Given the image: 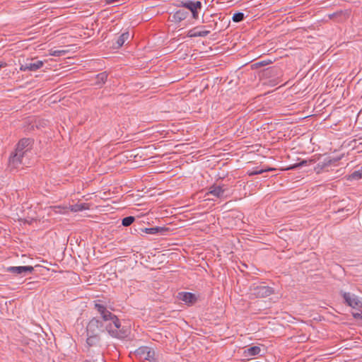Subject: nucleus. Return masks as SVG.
Instances as JSON below:
<instances>
[{"label": "nucleus", "mask_w": 362, "mask_h": 362, "mask_svg": "<svg viewBox=\"0 0 362 362\" xmlns=\"http://www.w3.org/2000/svg\"><path fill=\"white\" fill-rule=\"evenodd\" d=\"M134 355L141 362H158L155 350L147 346L139 347L135 350Z\"/></svg>", "instance_id": "obj_1"}, {"label": "nucleus", "mask_w": 362, "mask_h": 362, "mask_svg": "<svg viewBox=\"0 0 362 362\" xmlns=\"http://www.w3.org/2000/svg\"><path fill=\"white\" fill-rule=\"evenodd\" d=\"M28 155L23 153L17 151L13 152L8 160V168L11 170L19 168L21 166L26 165L27 163L24 161V158Z\"/></svg>", "instance_id": "obj_2"}, {"label": "nucleus", "mask_w": 362, "mask_h": 362, "mask_svg": "<svg viewBox=\"0 0 362 362\" xmlns=\"http://www.w3.org/2000/svg\"><path fill=\"white\" fill-rule=\"evenodd\" d=\"M340 295L344 300V303L352 308H361L362 301L359 298L351 293L345 292L344 291H340Z\"/></svg>", "instance_id": "obj_3"}, {"label": "nucleus", "mask_w": 362, "mask_h": 362, "mask_svg": "<svg viewBox=\"0 0 362 362\" xmlns=\"http://www.w3.org/2000/svg\"><path fill=\"white\" fill-rule=\"evenodd\" d=\"M103 323L96 317L92 318L86 326V335L100 336V332L103 331Z\"/></svg>", "instance_id": "obj_4"}, {"label": "nucleus", "mask_w": 362, "mask_h": 362, "mask_svg": "<svg viewBox=\"0 0 362 362\" xmlns=\"http://www.w3.org/2000/svg\"><path fill=\"white\" fill-rule=\"evenodd\" d=\"M45 62L37 59H27L23 64H21L20 70L21 71H36L41 69Z\"/></svg>", "instance_id": "obj_5"}, {"label": "nucleus", "mask_w": 362, "mask_h": 362, "mask_svg": "<svg viewBox=\"0 0 362 362\" xmlns=\"http://www.w3.org/2000/svg\"><path fill=\"white\" fill-rule=\"evenodd\" d=\"M273 293V288L265 285H259L251 288L252 295L255 296L256 298H265L269 296Z\"/></svg>", "instance_id": "obj_6"}, {"label": "nucleus", "mask_w": 362, "mask_h": 362, "mask_svg": "<svg viewBox=\"0 0 362 362\" xmlns=\"http://www.w3.org/2000/svg\"><path fill=\"white\" fill-rule=\"evenodd\" d=\"M94 308L98 312V313H100L103 322H107L108 321H110L112 318L115 316V315L109 311L104 305L100 304L98 302H95Z\"/></svg>", "instance_id": "obj_7"}, {"label": "nucleus", "mask_w": 362, "mask_h": 362, "mask_svg": "<svg viewBox=\"0 0 362 362\" xmlns=\"http://www.w3.org/2000/svg\"><path fill=\"white\" fill-rule=\"evenodd\" d=\"M103 323L105 330L112 337L119 339H122L125 338L126 331L122 330V332L121 330H119L118 331V332L117 331H115L114 327L112 326L113 322L108 321L107 322Z\"/></svg>", "instance_id": "obj_8"}, {"label": "nucleus", "mask_w": 362, "mask_h": 362, "mask_svg": "<svg viewBox=\"0 0 362 362\" xmlns=\"http://www.w3.org/2000/svg\"><path fill=\"white\" fill-rule=\"evenodd\" d=\"M189 16V12L185 8L177 10L172 16H170V21L173 23H180L186 19Z\"/></svg>", "instance_id": "obj_9"}, {"label": "nucleus", "mask_w": 362, "mask_h": 362, "mask_svg": "<svg viewBox=\"0 0 362 362\" xmlns=\"http://www.w3.org/2000/svg\"><path fill=\"white\" fill-rule=\"evenodd\" d=\"M7 271L16 274H25L32 273L34 271V267L32 266L9 267Z\"/></svg>", "instance_id": "obj_10"}, {"label": "nucleus", "mask_w": 362, "mask_h": 362, "mask_svg": "<svg viewBox=\"0 0 362 362\" xmlns=\"http://www.w3.org/2000/svg\"><path fill=\"white\" fill-rule=\"evenodd\" d=\"M226 188L224 185H214L209 189L208 194L214 196L216 198H222L224 197Z\"/></svg>", "instance_id": "obj_11"}, {"label": "nucleus", "mask_w": 362, "mask_h": 362, "mask_svg": "<svg viewBox=\"0 0 362 362\" xmlns=\"http://www.w3.org/2000/svg\"><path fill=\"white\" fill-rule=\"evenodd\" d=\"M31 144L30 139H22L18 143L15 151L23 153L28 155L29 153V146Z\"/></svg>", "instance_id": "obj_12"}, {"label": "nucleus", "mask_w": 362, "mask_h": 362, "mask_svg": "<svg viewBox=\"0 0 362 362\" xmlns=\"http://www.w3.org/2000/svg\"><path fill=\"white\" fill-rule=\"evenodd\" d=\"M178 298L188 305L194 304L197 298L194 293L189 292H180L178 293Z\"/></svg>", "instance_id": "obj_13"}, {"label": "nucleus", "mask_w": 362, "mask_h": 362, "mask_svg": "<svg viewBox=\"0 0 362 362\" xmlns=\"http://www.w3.org/2000/svg\"><path fill=\"white\" fill-rule=\"evenodd\" d=\"M110 322H113L112 326L114 327L115 331H117L118 332V331L119 330H121L122 332V330H124L126 331L125 338L129 336L130 333L129 328L127 326L122 325L120 320L116 315L113 318H112Z\"/></svg>", "instance_id": "obj_14"}, {"label": "nucleus", "mask_w": 362, "mask_h": 362, "mask_svg": "<svg viewBox=\"0 0 362 362\" xmlns=\"http://www.w3.org/2000/svg\"><path fill=\"white\" fill-rule=\"evenodd\" d=\"M141 230L147 234L154 235L157 233H164L165 232L168 231V228L165 227H153V228H145L141 229Z\"/></svg>", "instance_id": "obj_15"}, {"label": "nucleus", "mask_w": 362, "mask_h": 362, "mask_svg": "<svg viewBox=\"0 0 362 362\" xmlns=\"http://www.w3.org/2000/svg\"><path fill=\"white\" fill-rule=\"evenodd\" d=\"M182 7L187 8L190 11L194 9H200L202 6V3L199 1H187L186 2H182Z\"/></svg>", "instance_id": "obj_16"}, {"label": "nucleus", "mask_w": 362, "mask_h": 362, "mask_svg": "<svg viewBox=\"0 0 362 362\" xmlns=\"http://www.w3.org/2000/svg\"><path fill=\"white\" fill-rule=\"evenodd\" d=\"M261 352L259 346H254L244 350V356L246 357L255 356L259 355Z\"/></svg>", "instance_id": "obj_17"}, {"label": "nucleus", "mask_w": 362, "mask_h": 362, "mask_svg": "<svg viewBox=\"0 0 362 362\" xmlns=\"http://www.w3.org/2000/svg\"><path fill=\"white\" fill-rule=\"evenodd\" d=\"M69 209L71 211L78 212L89 209L88 205L86 203H77L73 205H70Z\"/></svg>", "instance_id": "obj_18"}, {"label": "nucleus", "mask_w": 362, "mask_h": 362, "mask_svg": "<svg viewBox=\"0 0 362 362\" xmlns=\"http://www.w3.org/2000/svg\"><path fill=\"white\" fill-rule=\"evenodd\" d=\"M86 337H87L86 345L88 348H90L91 346H96L100 340V336H98V335H95V336L86 335Z\"/></svg>", "instance_id": "obj_19"}, {"label": "nucleus", "mask_w": 362, "mask_h": 362, "mask_svg": "<svg viewBox=\"0 0 362 362\" xmlns=\"http://www.w3.org/2000/svg\"><path fill=\"white\" fill-rule=\"evenodd\" d=\"M209 33H210V30H204L196 31L194 29V30H191L189 31L188 36L190 37H206Z\"/></svg>", "instance_id": "obj_20"}, {"label": "nucleus", "mask_w": 362, "mask_h": 362, "mask_svg": "<svg viewBox=\"0 0 362 362\" xmlns=\"http://www.w3.org/2000/svg\"><path fill=\"white\" fill-rule=\"evenodd\" d=\"M107 74L106 71H104V72H101L98 74H97L96 77H95V84L97 85V86H102L103 84H104L107 79Z\"/></svg>", "instance_id": "obj_21"}, {"label": "nucleus", "mask_w": 362, "mask_h": 362, "mask_svg": "<svg viewBox=\"0 0 362 362\" xmlns=\"http://www.w3.org/2000/svg\"><path fill=\"white\" fill-rule=\"evenodd\" d=\"M129 33H122L117 40V47H121L125 42V41L129 38Z\"/></svg>", "instance_id": "obj_22"}, {"label": "nucleus", "mask_w": 362, "mask_h": 362, "mask_svg": "<svg viewBox=\"0 0 362 362\" xmlns=\"http://www.w3.org/2000/svg\"><path fill=\"white\" fill-rule=\"evenodd\" d=\"M272 170H274L273 168H267V169H260V170H251V171H248L247 172V175L249 176H254V175H260L264 172H267V171H272Z\"/></svg>", "instance_id": "obj_23"}, {"label": "nucleus", "mask_w": 362, "mask_h": 362, "mask_svg": "<svg viewBox=\"0 0 362 362\" xmlns=\"http://www.w3.org/2000/svg\"><path fill=\"white\" fill-rule=\"evenodd\" d=\"M244 13L242 12L235 13L232 17V20L233 22L239 23L244 20Z\"/></svg>", "instance_id": "obj_24"}, {"label": "nucleus", "mask_w": 362, "mask_h": 362, "mask_svg": "<svg viewBox=\"0 0 362 362\" xmlns=\"http://www.w3.org/2000/svg\"><path fill=\"white\" fill-rule=\"evenodd\" d=\"M66 53H67V51L64 50V49H55V50L51 49L49 51V55L53 56V57H61V56L66 54Z\"/></svg>", "instance_id": "obj_25"}, {"label": "nucleus", "mask_w": 362, "mask_h": 362, "mask_svg": "<svg viewBox=\"0 0 362 362\" xmlns=\"http://www.w3.org/2000/svg\"><path fill=\"white\" fill-rule=\"evenodd\" d=\"M346 15V11H339L335 13L329 14L328 18H329V19H334V18H336L338 17H341L342 16H345Z\"/></svg>", "instance_id": "obj_26"}, {"label": "nucleus", "mask_w": 362, "mask_h": 362, "mask_svg": "<svg viewBox=\"0 0 362 362\" xmlns=\"http://www.w3.org/2000/svg\"><path fill=\"white\" fill-rule=\"evenodd\" d=\"M134 220L135 218L134 216H127L122 219V223L124 226H129L134 221Z\"/></svg>", "instance_id": "obj_27"}, {"label": "nucleus", "mask_w": 362, "mask_h": 362, "mask_svg": "<svg viewBox=\"0 0 362 362\" xmlns=\"http://www.w3.org/2000/svg\"><path fill=\"white\" fill-rule=\"evenodd\" d=\"M351 178L353 180H358L362 177V167L360 170L354 171L351 175Z\"/></svg>", "instance_id": "obj_28"}, {"label": "nucleus", "mask_w": 362, "mask_h": 362, "mask_svg": "<svg viewBox=\"0 0 362 362\" xmlns=\"http://www.w3.org/2000/svg\"><path fill=\"white\" fill-rule=\"evenodd\" d=\"M271 63H272L271 60H263V61H261V62H259L256 63V65L257 66H264L268 65V64H269Z\"/></svg>", "instance_id": "obj_29"}, {"label": "nucleus", "mask_w": 362, "mask_h": 362, "mask_svg": "<svg viewBox=\"0 0 362 362\" xmlns=\"http://www.w3.org/2000/svg\"><path fill=\"white\" fill-rule=\"evenodd\" d=\"M352 316L354 317V319L356 320H362V312L361 313H358V312H353L352 313Z\"/></svg>", "instance_id": "obj_30"}, {"label": "nucleus", "mask_w": 362, "mask_h": 362, "mask_svg": "<svg viewBox=\"0 0 362 362\" xmlns=\"http://www.w3.org/2000/svg\"><path fill=\"white\" fill-rule=\"evenodd\" d=\"M307 163L308 161L307 160H302L301 162H300L299 163L292 166L290 168V169H293V168H296L297 167H300V166H303V165H307Z\"/></svg>", "instance_id": "obj_31"}, {"label": "nucleus", "mask_w": 362, "mask_h": 362, "mask_svg": "<svg viewBox=\"0 0 362 362\" xmlns=\"http://www.w3.org/2000/svg\"><path fill=\"white\" fill-rule=\"evenodd\" d=\"M124 0H107V3L109 4H118L117 5L122 4Z\"/></svg>", "instance_id": "obj_32"}, {"label": "nucleus", "mask_w": 362, "mask_h": 362, "mask_svg": "<svg viewBox=\"0 0 362 362\" xmlns=\"http://www.w3.org/2000/svg\"><path fill=\"white\" fill-rule=\"evenodd\" d=\"M198 9H194L193 11H191L192 13V16L194 18H198V11H197Z\"/></svg>", "instance_id": "obj_33"}, {"label": "nucleus", "mask_w": 362, "mask_h": 362, "mask_svg": "<svg viewBox=\"0 0 362 362\" xmlns=\"http://www.w3.org/2000/svg\"><path fill=\"white\" fill-rule=\"evenodd\" d=\"M6 66V64L5 63H0V69L5 66Z\"/></svg>", "instance_id": "obj_34"}, {"label": "nucleus", "mask_w": 362, "mask_h": 362, "mask_svg": "<svg viewBox=\"0 0 362 362\" xmlns=\"http://www.w3.org/2000/svg\"><path fill=\"white\" fill-rule=\"evenodd\" d=\"M84 362H89V361H85Z\"/></svg>", "instance_id": "obj_35"}]
</instances>
